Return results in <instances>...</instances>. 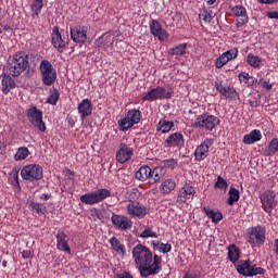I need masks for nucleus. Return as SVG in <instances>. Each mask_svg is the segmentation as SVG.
Returning <instances> with one entry per match:
<instances>
[{"label": "nucleus", "mask_w": 278, "mask_h": 278, "mask_svg": "<svg viewBox=\"0 0 278 278\" xmlns=\"http://www.w3.org/2000/svg\"><path fill=\"white\" fill-rule=\"evenodd\" d=\"M132 260L143 278L160 274L162 270V257L151 252L149 248L143 244H137L132 249Z\"/></svg>", "instance_id": "1"}, {"label": "nucleus", "mask_w": 278, "mask_h": 278, "mask_svg": "<svg viewBox=\"0 0 278 278\" xmlns=\"http://www.w3.org/2000/svg\"><path fill=\"white\" fill-rule=\"evenodd\" d=\"M27 66H29V55L24 51L16 52L13 58L9 59L7 68L9 71V75L12 77H18L21 73L27 71Z\"/></svg>", "instance_id": "2"}, {"label": "nucleus", "mask_w": 278, "mask_h": 278, "mask_svg": "<svg viewBox=\"0 0 278 278\" xmlns=\"http://www.w3.org/2000/svg\"><path fill=\"white\" fill-rule=\"evenodd\" d=\"M112 197V193L108 189H97L96 191L85 193L80 197V202L84 205H97V203H102L105 199Z\"/></svg>", "instance_id": "3"}, {"label": "nucleus", "mask_w": 278, "mask_h": 278, "mask_svg": "<svg viewBox=\"0 0 278 278\" xmlns=\"http://www.w3.org/2000/svg\"><path fill=\"white\" fill-rule=\"evenodd\" d=\"M39 71L41 74V81L45 86H53L55 79H58V72L48 60H43L40 63Z\"/></svg>", "instance_id": "4"}, {"label": "nucleus", "mask_w": 278, "mask_h": 278, "mask_svg": "<svg viewBox=\"0 0 278 278\" xmlns=\"http://www.w3.org/2000/svg\"><path fill=\"white\" fill-rule=\"evenodd\" d=\"M217 125H220V119L214 115L210 114H202L199 115L192 127L195 129H206L207 131H212Z\"/></svg>", "instance_id": "5"}, {"label": "nucleus", "mask_w": 278, "mask_h": 278, "mask_svg": "<svg viewBox=\"0 0 278 278\" xmlns=\"http://www.w3.org/2000/svg\"><path fill=\"white\" fill-rule=\"evenodd\" d=\"M142 118V114L139 110L132 109L129 110L124 118L118 119V125L121 131H129L134 125H138L140 119Z\"/></svg>", "instance_id": "6"}, {"label": "nucleus", "mask_w": 278, "mask_h": 278, "mask_svg": "<svg viewBox=\"0 0 278 278\" xmlns=\"http://www.w3.org/2000/svg\"><path fill=\"white\" fill-rule=\"evenodd\" d=\"M248 242L251 247H262L266 242V228L262 226H255L247 230Z\"/></svg>", "instance_id": "7"}, {"label": "nucleus", "mask_w": 278, "mask_h": 278, "mask_svg": "<svg viewBox=\"0 0 278 278\" xmlns=\"http://www.w3.org/2000/svg\"><path fill=\"white\" fill-rule=\"evenodd\" d=\"M236 268L239 275L243 277H256V275L266 274V269L257 267V265H251V261H240Z\"/></svg>", "instance_id": "8"}, {"label": "nucleus", "mask_w": 278, "mask_h": 278, "mask_svg": "<svg viewBox=\"0 0 278 278\" xmlns=\"http://www.w3.org/2000/svg\"><path fill=\"white\" fill-rule=\"evenodd\" d=\"M42 176V166L38 164H29L21 169V177L24 181H40Z\"/></svg>", "instance_id": "9"}, {"label": "nucleus", "mask_w": 278, "mask_h": 278, "mask_svg": "<svg viewBox=\"0 0 278 278\" xmlns=\"http://www.w3.org/2000/svg\"><path fill=\"white\" fill-rule=\"evenodd\" d=\"M27 116L29 123H31L34 127H37L39 131H47V126L42 121V111L38 110L36 106H33L27 110Z\"/></svg>", "instance_id": "10"}, {"label": "nucleus", "mask_w": 278, "mask_h": 278, "mask_svg": "<svg viewBox=\"0 0 278 278\" xmlns=\"http://www.w3.org/2000/svg\"><path fill=\"white\" fill-rule=\"evenodd\" d=\"M173 91H166L165 88L157 86L151 89L143 98L142 101H157V99H170Z\"/></svg>", "instance_id": "11"}, {"label": "nucleus", "mask_w": 278, "mask_h": 278, "mask_svg": "<svg viewBox=\"0 0 278 278\" xmlns=\"http://www.w3.org/2000/svg\"><path fill=\"white\" fill-rule=\"evenodd\" d=\"M71 38L73 42H76L77 45H84L86 40H88V27L77 25L71 28L70 30Z\"/></svg>", "instance_id": "12"}, {"label": "nucleus", "mask_w": 278, "mask_h": 278, "mask_svg": "<svg viewBox=\"0 0 278 278\" xmlns=\"http://www.w3.org/2000/svg\"><path fill=\"white\" fill-rule=\"evenodd\" d=\"M150 33L154 38H157L160 42L166 41V39L169 37L168 31L162 27V24L157 20H152L149 23Z\"/></svg>", "instance_id": "13"}, {"label": "nucleus", "mask_w": 278, "mask_h": 278, "mask_svg": "<svg viewBox=\"0 0 278 278\" xmlns=\"http://www.w3.org/2000/svg\"><path fill=\"white\" fill-rule=\"evenodd\" d=\"M214 144V139H205L194 151V157L197 162H203L210 154V147Z\"/></svg>", "instance_id": "14"}, {"label": "nucleus", "mask_w": 278, "mask_h": 278, "mask_svg": "<svg viewBox=\"0 0 278 278\" xmlns=\"http://www.w3.org/2000/svg\"><path fill=\"white\" fill-rule=\"evenodd\" d=\"M134 157V148H129L126 143H121L119 149L116 152V160L119 164H125Z\"/></svg>", "instance_id": "15"}, {"label": "nucleus", "mask_w": 278, "mask_h": 278, "mask_svg": "<svg viewBox=\"0 0 278 278\" xmlns=\"http://www.w3.org/2000/svg\"><path fill=\"white\" fill-rule=\"evenodd\" d=\"M127 214L132 218H144L147 216V207L140 203L130 202L127 205Z\"/></svg>", "instance_id": "16"}, {"label": "nucleus", "mask_w": 278, "mask_h": 278, "mask_svg": "<svg viewBox=\"0 0 278 278\" xmlns=\"http://www.w3.org/2000/svg\"><path fill=\"white\" fill-rule=\"evenodd\" d=\"M236 58H238V48H232L217 58L215 66L216 68H223V66L231 62V60H236Z\"/></svg>", "instance_id": "17"}, {"label": "nucleus", "mask_w": 278, "mask_h": 278, "mask_svg": "<svg viewBox=\"0 0 278 278\" xmlns=\"http://www.w3.org/2000/svg\"><path fill=\"white\" fill-rule=\"evenodd\" d=\"M232 14L237 17V27H244L249 23V15L247 14V8L242 5H235L232 8Z\"/></svg>", "instance_id": "18"}, {"label": "nucleus", "mask_w": 278, "mask_h": 278, "mask_svg": "<svg viewBox=\"0 0 278 278\" xmlns=\"http://www.w3.org/2000/svg\"><path fill=\"white\" fill-rule=\"evenodd\" d=\"M111 220L113 225L117 227V229H123V230L131 229V225H134L131 219H129V217L125 215L113 214L111 217Z\"/></svg>", "instance_id": "19"}, {"label": "nucleus", "mask_w": 278, "mask_h": 278, "mask_svg": "<svg viewBox=\"0 0 278 278\" xmlns=\"http://www.w3.org/2000/svg\"><path fill=\"white\" fill-rule=\"evenodd\" d=\"M51 38L53 48L56 49L59 53H62L66 47V42H64V39H62V34L60 33V28L58 26L53 27Z\"/></svg>", "instance_id": "20"}, {"label": "nucleus", "mask_w": 278, "mask_h": 278, "mask_svg": "<svg viewBox=\"0 0 278 278\" xmlns=\"http://www.w3.org/2000/svg\"><path fill=\"white\" fill-rule=\"evenodd\" d=\"M68 237L63 230H59L56 233V249L71 255V247H68Z\"/></svg>", "instance_id": "21"}, {"label": "nucleus", "mask_w": 278, "mask_h": 278, "mask_svg": "<svg viewBox=\"0 0 278 278\" xmlns=\"http://www.w3.org/2000/svg\"><path fill=\"white\" fill-rule=\"evenodd\" d=\"M215 88L218 90L219 94L225 97V99H232L236 101L238 99V92L236 91V88L233 87H224L223 83H215Z\"/></svg>", "instance_id": "22"}, {"label": "nucleus", "mask_w": 278, "mask_h": 278, "mask_svg": "<svg viewBox=\"0 0 278 278\" xmlns=\"http://www.w3.org/2000/svg\"><path fill=\"white\" fill-rule=\"evenodd\" d=\"M77 110H78V114H80L81 121H84V118H88V116L92 115V100L84 99L78 104Z\"/></svg>", "instance_id": "23"}, {"label": "nucleus", "mask_w": 278, "mask_h": 278, "mask_svg": "<svg viewBox=\"0 0 278 278\" xmlns=\"http://www.w3.org/2000/svg\"><path fill=\"white\" fill-rule=\"evenodd\" d=\"M275 192L273 191H266L264 194L261 197L262 201V207L265 212H270L273 207H275Z\"/></svg>", "instance_id": "24"}, {"label": "nucleus", "mask_w": 278, "mask_h": 278, "mask_svg": "<svg viewBox=\"0 0 278 278\" xmlns=\"http://www.w3.org/2000/svg\"><path fill=\"white\" fill-rule=\"evenodd\" d=\"M94 45L96 47H99V49H109V47L114 45V35L104 34L102 37L96 40Z\"/></svg>", "instance_id": "25"}, {"label": "nucleus", "mask_w": 278, "mask_h": 278, "mask_svg": "<svg viewBox=\"0 0 278 278\" xmlns=\"http://www.w3.org/2000/svg\"><path fill=\"white\" fill-rule=\"evenodd\" d=\"M194 197V189L192 186H185L180 189L177 201L179 203H186L187 201H190Z\"/></svg>", "instance_id": "26"}, {"label": "nucleus", "mask_w": 278, "mask_h": 278, "mask_svg": "<svg viewBox=\"0 0 278 278\" xmlns=\"http://www.w3.org/2000/svg\"><path fill=\"white\" fill-rule=\"evenodd\" d=\"M167 147H184V135L181 132H174L165 140Z\"/></svg>", "instance_id": "27"}, {"label": "nucleus", "mask_w": 278, "mask_h": 278, "mask_svg": "<svg viewBox=\"0 0 278 278\" xmlns=\"http://www.w3.org/2000/svg\"><path fill=\"white\" fill-rule=\"evenodd\" d=\"M260 140H262V131L257 129L252 130L243 137L244 144H255V142H260Z\"/></svg>", "instance_id": "28"}, {"label": "nucleus", "mask_w": 278, "mask_h": 278, "mask_svg": "<svg viewBox=\"0 0 278 278\" xmlns=\"http://www.w3.org/2000/svg\"><path fill=\"white\" fill-rule=\"evenodd\" d=\"M153 251H159V253H170L173 251V245L170 243H163L162 241H152Z\"/></svg>", "instance_id": "29"}, {"label": "nucleus", "mask_w": 278, "mask_h": 278, "mask_svg": "<svg viewBox=\"0 0 278 278\" xmlns=\"http://www.w3.org/2000/svg\"><path fill=\"white\" fill-rule=\"evenodd\" d=\"M45 1L47 0H33L30 4V10L33 12V17L38 18L40 13L42 12V8H45Z\"/></svg>", "instance_id": "30"}, {"label": "nucleus", "mask_w": 278, "mask_h": 278, "mask_svg": "<svg viewBox=\"0 0 278 278\" xmlns=\"http://www.w3.org/2000/svg\"><path fill=\"white\" fill-rule=\"evenodd\" d=\"M16 88V83H14V79L10 76H3L2 78V92L3 94H8L10 90H14Z\"/></svg>", "instance_id": "31"}, {"label": "nucleus", "mask_w": 278, "mask_h": 278, "mask_svg": "<svg viewBox=\"0 0 278 278\" xmlns=\"http://www.w3.org/2000/svg\"><path fill=\"white\" fill-rule=\"evenodd\" d=\"M136 179L139 181H147V179L150 180L151 177V167L149 166H142L139 168V170L135 174Z\"/></svg>", "instance_id": "32"}, {"label": "nucleus", "mask_w": 278, "mask_h": 278, "mask_svg": "<svg viewBox=\"0 0 278 278\" xmlns=\"http://www.w3.org/2000/svg\"><path fill=\"white\" fill-rule=\"evenodd\" d=\"M175 186H176L175 180L166 179L161 184L160 191L162 192V194H170V192L175 190Z\"/></svg>", "instance_id": "33"}, {"label": "nucleus", "mask_w": 278, "mask_h": 278, "mask_svg": "<svg viewBox=\"0 0 278 278\" xmlns=\"http://www.w3.org/2000/svg\"><path fill=\"white\" fill-rule=\"evenodd\" d=\"M203 212H205L207 218H211L213 223H220L223 220V213L218 211L215 212L212 208L204 207Z\"/></svg>", "instance_id": "34"}, {"label": "nucleus", "mask_w": 278, "mask_h": 278, "mask_svg": "<svg viewBox=\"0 0 278 278\" xmlns=\"http://www.w3.org/2000/svg\"><path fill=\"white\" fill-rule=\"evenodd\" d=\"M110 244L113 251H116L118 255H125V245H123V243H121V240H118L116 237H112L110 239Z\"/></svg>", "instance_id": "35"}, {"label": "nucleus", "mask_w": 278, "mask_h": 278, "mask_svg": "<svg viewBox=\"0 0 278 278\" xmlns=\"http://www.w3.org/2000/svg\"><path fill=\"white\" fill-rule=\"evenodd\" d=\"M240 201V190L231 187L228 192V205H233V203H238Z\"/></svg>", "instance_id": "36"}, {"label": "nucleus", "mask_w": 278, "mask_h": 278, "mask_svg": "<svg viewBox=\"0 0 278 278\" xmlns=\"http://www.w3.org/2000/svg\"><path fill=\"white\" fill-rule=\"evenodd\" d=\"M187 49L188 43H179L178 46L169 49L168 53L169 55H176L177 58H179L180 55H185Z\"/></svg>", "instance_id": "37"}, {"label": "nucleus", "mask_w": 278, "mask_h": 278, "mask_svg": "<svg viewBox=\"0 0 278 278\" xmlns=\"http://www.w3.org/2000/svg\"><path fill=\"white\" fill-rule=\"evenodd\" d=\"M173 127H175V123L168 122L163 118L159 122L157 130L161 131L162 134H168V131H170Z\"/></svg>", "instance_id": "38"}, {"label": "nucleus", "mask_w": 278, "mask_h": 278, "mask_svg": "<svg viewBox=\"0 0 278 278\" xmlns=\"http://www.w3.org/2000/svg\"><path fill=\"white\" fill-rule=\"evenodd\" d=\"M247 62L252 68H260V66H262V58L255 54H248Z\"/></svg>", "instance_id": "39"}, {"label": "nucleus", "mask_w": 278, "mask_h": 278, "mask_svg": "<svg viewBox=\"0 0 278 278\" xmlns=\"http://www.w3.org/2000/svg\"><path fill=\"white\" fill-rule=\"evenodd\" d=\"M27 157H29V149H27L25 147L18 148L14 155L15 162H21L23 160H27Z\"/></svg>", "instance_id": "40"}, {"label": "nucleus", "mask_w": 278, "mask_h": 278, "mask_svg": "<svg viewBox=\"0 0 278 278\" xmlns=\"http://www.w3.org/2000/svg\"><path fill=\"white\" fill-rule=\"evenodd\" d=\"M228 260L230 262H232V264H236V262H238V260H240V251L238 250V248L236 245H231L228 249Z\"/></svg>", "instance_id": "41"}, {"label": "nucleus", "mask_w": 278, "mask_h": 278, "mask_svg": "<svg viewBox=\"0 0 278 278\" xmlns=\"http://www.w3.org/2000/svg\"><path fill=\"white\" fill-rule=\"evenodd\" d=\"M160 179H162V168L155 167L154 169H151L150 184H156Z\"/></svg>", "instance_id": "42"}, {"label": "nucleus", "mask_w": 278, "mask_h": 278, "mask_svg": "<svg viewBox=\"0 0 278 278\" xmlns=\"http://www.w3.org/2000/svg\"><path fill=\"white\" fill-rule=\"evenodd\" d=\"M214 188H217L218 190H224L226 192L227 188H229V184H227V180H225V178L218 176Z\"/></svg>", "instance_id": "43"}, {"label": "nucleus", "mask_w": 278, "mask_h": 278, "mask_svg": "<svg viewBox=\"0 0 278 278\" xmlns=\"http://www.w3.org/2000/svg\"><path fill=\"white\" fill-rule=\"evenodd\" d=\"M9 181L14 188H21V184L18 182V170L12 172Z\"/></svg>", "instance_id": "44"}, {"label": "nucleus", "mask_w": 278, "mask_h": 278, "mask_svg": "<svg viewBox=\"0 0 278 278\" xmlns=\"http://www.w3.org/2000/svg\"><path fill=\"white\" fill-rule=\"evenodd\" d=\"M60 99V92L54 90L48 98L47 103L50 105H58V100Z\"/></svg>", "instance_id": "45"}, {"label": "nucleus", "mask_w": 278, "mask_h": 278, "mask_svg": "<svg viewBox=\"0 0 278 278\" xmlns=\"http://www.w3.org/2000/svg\"><path fill=\"white\" fill-rule=\"evenodd\" d=\"M278 151V138H274L268 146V154L275 155Z\"/></svg>", "instance_id": "46"}, {"label": "nucleus", "mask_w": 278, "mask_h": 278, "mask_svg": "<svg viewBox=\"0 0 278 278\" xmlns=\"http://www.w3.org/2000/svg\"><path fill=\"white\" fill-rule=\"evenodd\" d=\"M163 166L165 168H170L173 170L174 168H177V160L175 159L165 160L163 161Z\"/></svg>", "instance_id": "47"}, {"label": "nucleus", "mask_w": 278, "mask_h": 278, "mask_svg": "<svg viewBox=\"0 0 278 278\" xmlns=\"http://www.w3.org/2000/svg\"><path fill=\"white\" fill-rule=\"evenodd\" d=\"M140 238H157V232H153L151 228H146L141 235Z\"/></svg>", "instance_id": "48"}, {"label": "nucleus", "mask_w": 278, "mask_h": 278, "mask_svg": "<svg viewBox=\"0 0 278 278\" xmlns=\"http://www.w3.org/2000/svg\"><path fill=\"white\" fill-rule=\"evenodd\" d=\"M30 207L37 212V214H45V205L36 202H31Z\"/></svg>", "instance_id": "49"}, {"label": "nucleus", "mask_w": 278, "mask_h": 278, "mask_svg": "<svg viewBox=\"0 0 278 278\" xmlns=\"http://www.w3.org/2000/svg\"><path fill=\"white\" fill-rule=\"evenodd\" d=\"M238 77L241 84H249L251 81V75L247 72H241Z\"/></svg>", "instance_id": "50"}, {"label": "nucleus", "mask_w": 278, "mask_h": 278, "mask_svg": "<svg viewBox=\"0 0 278 278\" xmlns=\"http://www.w3.org/2000/svg\"><path fill=\"white\" fill-rule=\"evenodd\" d=\"M258 84L261 85V88H264L265 90H273V84H270V81L264 79V78H261L258 80Z\"/></svg>", "instance_id": "51"}, {"label": "nucleus", "mask_w": 278, "mask_h": 278, "mask_svg": "<svg viewBox=\"0 0 278 278\" xmlns=\"http://www.w3.org/2000/svg\"><path fill=\"white\" fill-rule=\"evenodd\" d=\"M202 18H203L204 23H212V12L204 10L202 12Z\"/></svg>", "instance_id": "52"}, {"label": "nucleus", "mask_w": 278, "mask_h": 278, "mask_svg": "<svg viewBox=\"0 0 278 278\" xmlns=\"http://www.w3.org/2000/svg\"><path fill=\"white\" fill-rule=\"evenodd\" d=\"M22 257H23V260H29V257H31V251L30 250H24L22 252Z\"/></svg>", "instance_id": "53"}, {"label": "nucleus", "mask_w": 278, "mask_h": 278, "mask_svg": "<svg viewBox=\"0 0 278 278\" xmlns=\"http://www.w3.org/2000/svg\"><path fill=\"white\" fill-rule=\"evenodd\" d=\"M268 18H276L278 20V11H269L267 13Z\"/></svg>", "instance_id": "54"}, {"label": "nucleus", "mask_w": 278, "mask_h": 278, "mask_svg": "<svg viewBox=\"0 0 278 278\" xmlns=\"http://www.w3.org/2000/svg\"><path fill=\"white\" fill-rule=\"evenodd\" d=\"M260 3H265L266 5H270L273 3H277L278 0H258Z\"/></svg>", "instance_id": "55"}, {"label": "nucleus", "mask_w": 278, "mask_h": 278, "mask_svg": "<svg viewBox=\"0 0 278 278\" xmlns=\"http://www.w3.org/2000/svg\"><path fill=\"white\" fill-rule=\"evenodd\" d=\"M5 151H7L5 143L0 142V155H3V153H5Z\"/></svg>", "instance_id": "56"}, {"label": "nucleus", "mask_w": 278, "mask_h": 278, "mask_svg": "<svg viewBox=\"0 0 278 278\" xmlns=\"http://www.w3.org/2000/svg\"><path fill=\"white\" fill-rule=\"evenodd\" d=\"M255 84H257V78L251 76L250 81H249L248 85H249V86H255Z\"/></svg>", "instance_id": "57"}, {"label": "nucleus", "mask_w": 278, "mask_h": 278, "mask_svg": "<svg viewBox=\"0 0 278 278\" xmlns=\"http://www.w3.org/2000/svg\"><path fill=\"white\" fill-rule=\"evenodd\" d=\"M274 251H275L276 255H278V239H276L274 242Z\"/></svg>", "instance_id": "58"}, {"label": "nucleus", "mask_w": 278, "mask_h": 278, "mask_svg": "<svg viewBox=\"0 0 278 278\" xmlns=\"http://www.w3.org/2000/svg\"><path fill=\"white\" fill-rule=\"evenodd\" d=\"M184 278H197V276L191 275L190 273H187Z\"/></svg>", "instance_id": "59"}, {"label": "nucleus", "mask_w": 278, "mask_h": 278, "mask_svg": "<svg viewBox=\"0 0 278 278\" xmlns=\"http://www.w3.org/2000/svg\"><path fill=\"white\" fill-rule=\"evenodd\" d=\"M206 3L207 5H214V3H216V0H207Z\"/></svg>", "instance_id": "60"}, {"label": "nucleus", "mask_w": 278, "mask_h": 278, "mask_svg": "<svg viewBox=\"0 0 278 278\" xmlns=\"http://www.w3.org/2000/svg\"><path fill=\"white\" fill-rule=\"evenodd\" d=\"M3 29H4V31H10V29H12V27H10L9 25H4Z\"/></svg>", "instance_id": "61"}, {"label": "nucleus", "mask_w": 278, "mask_h": 278, "mask_svg": "<svg viewBox=\"0 0 278 278\" xmlns=\"http://www.w3.org/2000/svg\"><path fill=\"white\" fill-rule=\"evenodd\" d=\"M2 266H3V268H8V261H3Z\"/></svg>", "instance_id": "62"}, {"label": "nucleus", "mask_w": 278, "mask_h": 278, "mask_svg": "<svg viewBox=\"0 0 278 278\" xmlns=\"http://www.w3.org/2000/svg\"><path fill=\"white\" fill-rule=\"evenodd\" d=\"M45 199H46V201H47V199H49V195L45 194Z\"/></svg>", "instance_id": "63"}]
</instances>
